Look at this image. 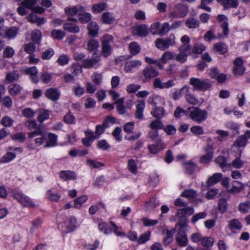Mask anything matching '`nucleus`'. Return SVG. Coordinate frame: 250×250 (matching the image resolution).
<instances>
[{
    "label": "nucleus",
    "instance_id": "f257e3e1",
    "mask_svg": "<svg viewBox=\"0 0 250 250\" xmlns=\"http://www.w3.org/2000/svg\"><path fill=\"white\" fill-rule=\"evenodd\" d=\"M189 83L197 90L205 91L210 89L212 85V82L208 79H199L192 77L189 79Z\"/></svg>",
    "mask_w": 250,
    "mask_h": 250
},
{
    "label": "nucleus",
    "instance_id": "f03ea898",
    "mask_svg": "<svg viewBox=\"0 0 250 250\" xmlns=\"http://www.w3.org/2000/svg\"><path fill=\"white\" fill-rule=\"evenodd\" d=\"M188 110L190 111L189 116L190 119L198 124L205 121L208 118V115L207 111L202 110L199 107H188Z\"/></svg>",
    "mask_w": 250,
    "mask_h": 250
},
{
    "label": "nucleus",
    "instance_id": "7ed1b4c3",
    "mask_svg": "<svg viewBox=\"0 0 250 250\" xmlns=\"http://www.w3.org/2000/svg\"><path fill=\"white\" fill-rule=\"evenodd\" d=\"M113 42V38L109 34H105L101 38V54L104 58H107L111 54Z\"/></svg>",
    "mask_w": 250,
    "mask_h": 250
},
{
    "label": "nucleus",
    "instance_id": "20e7f679",
    "mask_svg": "<svg viewBox=\"0 0 250 250\" xmlns=\"http://www.w3.org/2000/svg\"><path fill=\"white\" fill-rule=\"evenodd\" d=\"M175 43L174 35H170L168 38L157 39L155 41V45L157 48L165 50L170 46L174 45Z\"/></svg>",
    "mask_w": 250,
    "mask_h": 250
},
{
    "label": "nucleus",
    "instance_id": "39448f33",
    "mask_svg": "<svg viewBox=\"0 0 250 250\" xmlns=\"http://www.w3.org/2000/svg\"><path fill=\"white\" fill-rule=\"evenodd\" d=\"M93 56L91 58L86 59L83 61L82 63V67L85 68H90L94 67L95 65L98 64L101 61V57L97 53H94Z\"/></svg>",
    "mask_w": 250,
    "mask_h": 250
},
{
    "label": "nucleus",
    "instance_id": "423d86ee",
    "mask_svg": "<svg viewBox=\"0 0 250 250\" xmlns=\"http://www.w3.org/2000/svg\"><path fill=\"white\" fill-rule=\"evenodd\" d=\"M142 73L145 79L146 80V81L143 80L145 82L157 77L159 75V72L151 65L146 66L143 69Z\"/></svg>",
    "mask_w": 250,
    "mask_h": 250
},
{
    "label": "nucleus",
    "instance_id": "0eeeda50",
    "mask_svg": "<svg viewBox=\"0 0 250 250\" xmlns=\"http://www.w3.org/2000/svg\"><path fill=\"white\" fill-rule=\"evenodd\" d=\"M41 135V137L37 138L35 139V143L37 145H41L42 144L46 139V135L42 132L40 128H38V130L29 133L28 137L32 138L36 136Z\"/></svg>",
    "mask_w": 250,
    "mask_h": 250
},
{
    "label": "nucleus",
    "instance_id": "6e6552de",
    "mask_svg": "<svg viewBox=\"0 0 250 250\" xmlns=\"http://www.w3.org/2000/svg\"><path fill=\"white\" fill-rule=\"evenodd\" d=\"M186 230H179L176 237L177 244L181 247H185L188 245V240L186 232Z\"/></svg>",
    "mask_w": 250,
    "mask_h": 250
},
{
    "label": "nucleus",
    "instance_id": "1a4fd4ad",
    "mask_svg": "<svg viewBox=\"0 0 250 250\" xmlns=\"http://www.w3.org/2000/svg\"><path fill=\"white\" fill-rule=\"evenodd\" d=\"M217 20L220 23L224 35L227 36L229 32L228 19L227 17L224 15H219L217 17Z\"/></svg>",
    "mask_w": 250,
    "mask_h": 250
},
{
    "label": "nucleus",
    "instance_id": "9d476101",
    "mask_svg": "<svg viewBox=\"0 0 250 250\" xmlns=\"http://www.w3.org/2000/svg\"><path fill=\"white\" fill-rule=\"evenodd\" d=\"M17 200L23 206L33 207L35 204L26 196L21 193H17Z\"/></svg>",
    "mask_w": 250,
    "mask_h": 250
},
{
    "label": "nucleus",
    "instance_id": "9b49d317",
    "mask_svg": "<svg viewBox=\"0 0 250 250\" xmlns=\"http://www.w3.org/2000/svg\"><path fill=\"white\" fill-rule=\"evenodd\" d=\"M26 74L30 75V78L33 83H38L39 82V79L37 76L38 70L35 66L28 68L25 70Z\"/></svg>",
    "mask_w": 250,
    "mask_h": 250
},
{
    "label": "nucleus",
    "instance_id": "f8f14e48",
    "mask_svg": "<svg viewBox=\"0 0 250 250\" xmlns=\"http://www.w3.org/2000/svg\"><path fill=\"white\" fill-rule=\"evenodd\" d=\"M242 224L237 219L233 218L229 222L228 229L232 232L235 230H240L242 228Z\"/></svg>",
    "mask_w": 250,
    "mask_h": 250
},
{
    "label": "nucleus",
    "instance_id": "ddd939ff",
    "mask_svg": "<svg viewBox=\"0 0 250 250\" xmlns=\"http://www.w3.org/2000/svg\"><path fill=\"white\" fill-rule=\"evenodd\" d=\"M145 107V103L143 100L138 101L136 105V109L135 113V118L141 120L143 118V111Z\"/></svg>",
    "mask_w": 250,
    "mask_h": 250
},
{
    "label": "nucleus",
    "instance_id": "4468645a",
    "mask_svg": "<svg viewBox=\"0 0 250 250\" xmlns=\"http://www.w3.org/2000/svg\"><path fill=\"white\" fill-rule=\"evenodd\" d=\"M133 34L139 37H145L148 34L147 28L145 25H140L134 27L132 30Z\"/></svg>",
    "mask_w": 250,
    "mask_h": 250
},
{
    "label": "nucleus",
    "instance_id": "2eb2a0df",
    "mask_svg": "<svg viewBox=\"0 0 250 250\" xmlns=\"http://www.w3.org/2000/svg\"><path fill=\"white\" fill-rule=\"evenodd\" d=\"M164 232L166 233V236L164 239L163 243L165 246H167L172 242L173 240V237L175 232V230L174 229H165L164 230Z\"/></svg>",
    "mask_w": 250,
    "mask_h": 250
},
{
    "label": "nucleus",
    "instance_id": "dca6fc26",
    "mask_svg": "<svg viewBox=\"0 0 250 250\" xmlns=\"http://www.w3.org/2000/svg\"><path fill=\"white\" fill-rule=\"evenodd\" d=\"M142 65V62L139 60H131L127 62L125 65V72L130 71L134 68H137Z\"/></svg>",
    "mask_w": 250,
    "mask_h": 250
},
{
    "label": "nucleus",
    "instance_id": "f3484780",
    "mask_svg": "<svg viewBox=\"0 0 250 250\" xmlns=\"http://www.w3.org/2000/svg\"><path fill=\"white\" fill-rule=\"evenodd\" d=\"M60 177L63 181H68L69 180H75L76 176L75 173L71 171H61L59 173Z\"/></svg>",
    "mask_w": 250,
    "mask_h": 250
},
{
    "label": "nucleus",
    "instance_id": "a211bd4d",
    "mask_svg": "<svg viewBox=\"0 0 250 250\" xmlns=\"http://www.w3.org/2000/svg\"><path fill=\"white\" fill-rule=\"evenodd\" d=\"M45 95L48 99L55 101L59 98L60 94L56 88H50L46 90Z\"/></svg>",
    "mask_w": 250,
    "mask_h": 250
},
{
    "label": "nucleus",
    "instance_id": "6ab92c4d",
    "mask_svg": "<svg viewBox=\"0 0 250 250\" xmlns=\"http://www.w3.org/2000/svg\"><path fill=\"white\" fill-rule=\"evenodd\" d=\"M84 11V8L80 5L73 6L71 8L66 7L65 8V12L68 15L73 16L77 14H79L81 12Z\"/></svg>",
    "mask_w": 250,
    "mask_h": 250
},
{
    "label": "nucleus",
    "instance_id": "aec40b11",
    "mask_svg": "<svg viewBox=\"0 0 250 250\" xmlns=\"http://www.w3.org/2000/svg\"><path fill=\"white\" fill-rule=\"evenodd\" d=\"M174 10L177 11L179 16H180L181 18L185 17L188 11V6L182 4H178L175 5Z\"/></svg>",
    "mask_w": 250,
    "mask_h": 250
},
{
    "label": "nucleus",
    "instance_id": "412c9836",
    "mask_svg": "<svg viewBox=\"0 0 250 250\" xmlns=\"http://www.w3.org/2000/svg\"><path fill=\"white\" fill-rule=\"evenodd\" d=\"M185 24L189 29H195L200 26V23L198 19L194 18H189L186 20Z\"/></svg>",
    "mask_w": 250,
    "mask_h": 250
},
{
    "label": "nucleus",
    "instance_id": "4be33fe9",
    "mask_svg": "<svg viewBox=\"0 0 250 250\" xmlns=\"http://www.w3.org/2000/svg\"><path fill=\"white\" fill-rule=\"evenodd\" d=\"M124 99L122 98L117 100L114 103L116 104V109L120 114H125L127 113L125 106L124 105Z\"/></svg>",
    "mask_w": 250,
    "mask_h": 250
},
{
    "label": "nucleus",
    "instance_id": "5701e85b",
    "mask_svg": "<svg viewBox=\"0 0 250 250\" xmlns=\"http://www.w3.org/2000/svg\"><path fill=\"white\" fill-rule=\"evenodd\" d=\"M178 222L176 225V227H179V230H186L185 228L188 226V219L185 215H179Z\"/></svg>",
    "mask_w": 250,
    "mask_h": 250
},
{
    "label": "nucleus",
    "instance_id": "b1692460",
    "mask_svg": "<svg viewBox=\"0 0 250 250\" xmlns=\"http://www.w3.org/2000/svg\"><path fill=\"white\" fill-rule=\"evenodd\" d=\"M222 177V174L221 173H216L212 176L209 177L207 181V184L208 187H210L214 184L217 183L220 181Z\"/></svg>",
    "mask_w": 250,
    "mask_h": 250
},
{
    "label": "nucleus",
    "instance_id": "393cba45",
    "mask_svg": "<svg viewBox=\"0 0 250 250\" xmlns=\"http://www.w3.org/2000/svg\"><path fill=\"white\" fill-rule=\"evenodd\" d=\"M219 3L222 4L225 9L229 7L236 8L238 6V0H217Z\"/></svg>",
    "mask_w": 250,
    "mask_h": 250
},
{
    "label": "nucleus",
    "instance_id": "a878e982",
    "mask_svg": "<svg viewBox=\"0 0 250 250\" xmlns=\"http://www.w3.org/2000/svg\"><path fill=\"white\" fill-rule=\"evenodd\" d=\"M151 114L155 118L160 119L165 116V110L162 107H156L151 111Z\"/></svg>",
    "mask_w": 250,
    "mask_h": 250
},
{
    "label": "nucleus",
    "instance_id": "bb28decb",
    "mask_svg": "<svg viewBox=\"0 0 250 250\" xmlns=\"http://www.w3.org/2000/svg\"><path fill=\"white\" fill-rule=\"evenodd\" d=\"M87 29L89 31V34L90 36L95 37L97 35L99 28L95 22L92 21L90 22L87 26Z\"/></svg>",
    "mask_w": 250,
    "mask_h": 250
},
{
    "label": "nucleus",
    "instance_id": "cd10ccee",
    "mask_svg": "<svg viewBox=\"0 0 250 250\" xmlns=\"http://www.w3.org/2000/svg\"><path fill=\"white\" fill-rule=\"evenodd\" d=\"M63 29L71 33H78L79 31V27L74 23H65L63 25Z\"/></svg>",
    "mask_w": 250,
    "mask_h": 250
},
{
    "label": "nucleus",
    "instance_id": "c85d7f7f",
    "mask_svg": "<svg viewBox=\"0 0 250 250\" xmlns=\"http://www.w3.org/2000/svg\"><path fill=\"white\" fill-rule=\"evenodd\" d=\"M175 54L170 51H166L164 52L160 61L163 63H166L169 60H171L174 59Z\"/></svg>",
    "mask_w": 250,
    "mask_h": 250
},
{
    "label": "nucleus",
    "instance_id": "c756f323",
    "mask_svg": "<svg viewBox=\"0 0 250 250\" xmlns=\"http://www.w3.org/2000/svg\"><path fill=\"white\" fill-rule=\"evenodd\" d=\"M42 34L41 32L38 29L33 30L31 34V39L34 43L40 44Z\"/></svg>",
    "mask_w": 250,
    "mask_h": 250
},
{
    "label": "nucleus",
    "instance_id": "7c9ffc66",
    "mask_svg": "<svg viewBox=\"0 0 250 250\" xmlns=\"http://www.w3.org/2000/svg\"><path fill=\"white\" fill-rule=\"evenodd\" d=\"M182 197L188 198L189 200L194 199L197 196L195 190L191 189L185 190L181 194Z\"/></svg>",
    "mask_w": 250,
    "mask_h": 250
},
{
    "label": "nucleus",
    "instance_id": "2f4dec72",
    "mask_svg": "<svg viewBox=\"0 0 250 250\" xmlns=\"http://www.w3.org/2000/svg\"><path fill=\"white\" fill-rule=\"evenodd\" d=\"M102 19L104 23L109 24L112 23L115 20L112 14L109 12L104 13L102 16Z\"/></svg>",
    "mask_w": 250,
    "mask_h": 250
},
{
    "label": "nucleus",
    "instance_id": "473e14b6",
    "mask_svg": "<svg viewBox=\"0 0 250 250\" xmlns=\"http://www.w3.org/2000/svg\"><path fill=\"white\" fill-rule=\"evenodd\" d=\"M247 141L243 135L239 136L234 143L233 146H234L244 147L247 144Z\"/></svg>",
    "mask_w": 250,
    "mask_h": 250
},
{
    "label": "nucleus",
    "instance_id": "72a5a7b5",
    "mask_svg": "<svg viewBox=\"0 0 250 250\" xmlns=\"http://www.w3.org/2000/svg\"><path fill=\"white\" fill-rule=\"evenodd\" d=\"M228 208V204L227 200L225 198H222L219 200L218 209L221 213L225 212Z\"/></svg>",
    "mask_w": 250,
    "mask_h": 250
},
{
    "label": "nucleus",
    "instance_id": "f704fd0d",
    "mask_svg": "<svg viewBox=\"0 0 250 250\" xmlns=\"http://www.w3.org/2000/svg\"><path fill=\"white\" fill-rule=\"evenodd\" d=\"M130 52L133 55L138 54L140 51V47L136 42H132L129 45Z\"/></svg>",
    "mask_w": 250,
    "mask_h": 250
},
{
    "label": "nucleus",
    "instance_id": "c9c22d12",
    "mask_svg": "<svg viewBox=\"0 0 250 250\" xmlns=\"http://www.w3.org/2000/svg\"><path fill=\"white\" fill-rule=\"evenodd\" d=\"M213 49L220 54H224L227 51V48L225 44L223 43H217L214 44Z\"/></svg>",
    "mask_w": 250,
    "mask_h": 250
},
{
    "label": "nucleus",
    "instance_id": "e433bc0d",
    "mask_svg": "<svg viewBox=\"0 0 250 250\" xmlns=\"http://www.w3.org/2000/svg\"><path fill=\"white\" fill-rule=\"evenodd\" d=\"M242 183L237 181H234L232 183V188L229 190L230 192L233 193H236L239 192L243 188Z\"/></svg>",
    "mask_w": 250,
    "mask_h": 250
},
{
    "label": "nucleus",
    "instance_id": "4c0bfd02",
    "mask_svg": "<svg viewBox=\"0 0 250 250\" xmlns=\"http://www.w3.org/2000/svg\"><path fill=\"white\" fill-rule=\"evenodd\" d=\"M99 46V42L98 41L91 39L87 43V50L90 51H92L97 49Z\"/></svg>",
    "mask_w": 250,
    "mask_h": 250
},
{
    "label": "nucleus",
    "instance_id": "58836bf2",
    "mask_svg": "<svg viewBox=\"0 0 250 250\" xmlns=\"http://www.w3.org/2000/svg\"><path fill=\"white\" fill-rule=\"evenodd\" d=\"M106 5V4L104 2L94 4L92 7V11L95 13H100L105 9Z\"/></svg>",
    "mask_w": 250,
    "mask_h": 250
},
{
    "label": "nucleus",
    "instance_id": "ea45409f",
    "mask_svg": "<svg viewBox=\"0 0 250 250\" xmlns=\"http://www.w3.org/2000/svg\"><path fill=\"white\" fill-rule=\"evenodd\" d=\"M87 200V197L86 195H82L77 198L74 201V206L76 208H80L83 203Z\"/></svg>",
    "mask_w": 250,
    "mask_h": 250
},
{
    "label": "nucleus",
    "instance_id": "a19ab883",
    "mask_svg": "<svg viewBox=\"0 0 250 250\" xmlns=\"http://www.w3.org/2000/svg\"><path fill=\"white\" fill-rule=\"evenodd\" d=\"M40 115L38 118V120L40 123H42L44 120L49 118V112L48 110L40 109Z\"/></svg>",
    "mask_w": 250,
    "mask_h": 250
},
{
    "label": "nucleus",
    "instance_id": "79ce46f5",
    "mask_svg": "<svg viewBox=\"0 0 250 250\" xmlns=\"http://www.w3.org/2000/svg\"><path fill=\"white\" fill-rule=\"evenodd\" d=\"M48 141L46 144L45 147H49L56 145L57 136L52 133H49L48 135Z\"/></svg>",
    "mask_w": 250,
    "mask_h": 250
},
{
    "label": "nucleus",
    "instance_id": "37998d69",
    "mask_svg": "<svg viewBox=\"0 0 250 250\" xmlns=\"http://www.w3.org/2000/svg\"><path fill=\"white\" fill-rule=\"evenodd\" d=\"M250 209V202H245L239 204L238 207L239 210L243 213H247Z\"/></svg>",
    "mask_w": 250,
    "mask_h": 250
},
{
    "label": "nucleus",
    "instance_id": "c03bdc74",
    "mask_svg": "<svg viewBox=\"0 0 250 250\" xmlns=\"http://www.w3.org/2000/svg\"><path fill=\"white\" fill-rule=\"evenodd\" d=\"M81 12L79 14V19L82 23H86L88 22L91 20V15L87 13Z\"/></svg>",
    "mask_w": 250,
    "mask_h": 250
},
{
    "label": "nucleus",
    "instance_id": "a18cd8bd",
    "mask_svg": "<svg viewBox=\"0 0 250 250\" xmlns=\"http://www.w3.org/2000/svg\"><path fill=\"white\" fill-rule=\"evenodd\" d=\"M206 48V46L203 44L197 43L194 45L192 52L194 54H201Z\"/></svg>",
    "mask_w": 250,
    "mask_h": 250
},
{
    "label": "nucleus",
    "instance_id": "49530a36",
    "mask_svg": "<svg viewBox=\"0 0 250 250\" xmlns=\"http://www.w3.org/2000/svg\"><path fill=\"white\" fill-rule=\"evenodd\" d=\"M244 164V162L240 160L239 158L235 159L231 163L228 165V167L230 168L232 167L236 168H240Z\"/></svg>",
    "mask_w": 250,
    "mask_h": 250
},
{
    "label": "nucleus",
    "instance_id": "de8ad7c7",
    "mask_svg": "<svg viewBox=\"0 0 250 250\" xmlns=\"http://www.w3.org/2000/svg\"><path fill=\"white\" fill-rule=\"evenodd\" d=\"M215 162L216 164H218L222 168L226 167L228 165L226 158L222 156L217 157L215 159Z\"/></svg>",
    "mask_w": 250,
    "mask_h": 250
},
{
    "label": "nucleus",
    "instance_id": "09e8293b",
    "mask_svg": "<svg viewBox=\"0 0 250 250\" xmlns=\"http://www.w3.org/2000/svg\"><path fill=\"white\" fill-rule=\"evenodd\" d=\"M134 122L126 123L123 127L124 131L127 134L132 133L134 129Z\"/></svg>",
    "mask_w": 250,
    "mask_h": 250
},
{
    "label": "nucleus",
    "instance_id": "8fccbe9b",
    "mask_svg": "<svg viewBox=\"0 0 250 250\" xmlns=\"http://www.w3.org/2000/svg\"><path fill=\"white\" fill-rule=\"evenodd\" d=\"M24 50L29 54H33L36 49L35 45L33 42L25 44L23 46Z\"/></svg>",
    "mask_w": 250,
    "mask_h": 250
},
{
    "label": "nucleus",
    "instance_id": "3c124183",
    "mask_svg": "<svg viewBox=\"0 0 250 250\" xmlns=\"http://www.w3.org/2000/svg\"><path fill=\"white\" fill-rule=\"evenodd\" d=\"M52 75L49 73L44 72L40 76V80L44 83H50L52 80Z\"/></svg>",
    "mask_w": 250,
    "mask_h": 250
},
{
    "label": "nucleus",
    "instance_id": "603ef678",
    "mask_svg": "<svg viewBox=\"0 0 250 250\" xmlns=\"http://www.w3.org/2000/svg\"><path fill=\"white\" fill-rule=\"evenodd\" d=\"M159 204L158 201L155 198H152L146 203V208L148 210L154 209Z\"/></svg>",
    "mask_w": 250,
    "mask_h": 250
},
{
    "label": "nucleus",
    "instance_id": "864d4df0",
    "mask_svg": "<svg viewBox=\"0 0 250 250\" xmlns=\"http://www.w3.org/2000/svg\"><path fill=\"white\" fill-rule=\"evenodd\" d=\"M171 29L170 26L168 22H165L161 26L159 31V34L163 36L166 35L167 32Z\"/></svg>",
    "mask_w": 250,
    "mask_h": 250
},
{
    "label": "nucleus",
    "instance_id": "5fc2aeb1",
    "mask_svg": "<svg viewBox=\"0 0 250 250\" xmlns=\"http://www.w3.org/2000/svg\"><path fill=\"white\" fill-rule=\"evenodd\" d=\"M149 127L153 129H163L164 125L161 121L155 120L150 123Z\"/></svg>",
    "mask_w": 250,
    "mask_h": 250
},
{
    "label": "nucleus",
    "instance_id": "6e6d98bb",
    "mask_svg": "<svg viewBox=\"0 0 250 250\" xmlns=\"http://www.w3.org/2000/svg\"><path fill=\"white\" fill-rule=\"evenodd\" d=\"M52 37L57 40H61L65 36V33L61 30H53L51 32Z\"/></svg>",
    "mask_w": 250,
    "mask_h": 250
},
{
    "label": "nucleus",
    "instance_id": "4d7b16f0",
    "mask_svg": "<svg viewBox=\"0 0 250 250\" xmlns=\"http://www.w3.org/2000/svg\"><path fill=\"white\" fill-rule=\"evenodd\" d=\"M213 239L211 237H204L201 240V244L205 247H211L213 245Z\"/></svg>",
    "mask_w": 250,
    "mask_h": 250
},
{
    "label": "nucleus",
    "instance_id": "13d9d810",
    "mask_svg": "<svg viewBox=\"0 0 250 250\" xmlns=\"http://www.w3.org/2000/svg\"><path fill=\"white\" fill-rule=\"evenodd\" d=\"M194 212L193 208L192 207H188L186 208H184L182 209H180L177 210V215L179 216L180 214L185 215V214L188 215H191Z\"/></svg>",
    "mask_w": 250,
    "mask_h": 250
},
{
    "label": "nucleus",
    "instance_id": "bf43d9fd",
    "mask_svg": "<svg viewBox=\"0 0 250 250\" xmlns=\"http://www.w3.org/2000/svg\"><path fill=\"white\" fill-rule=\"evenodd\" d=\"M15 158V154L8 151L1 159V163H8Z\"/></svg>",
    "mask_w": 250,
    "mask_h": 250
},
{
    "label": "nucleus",
    "instance_id": "052dcab7",
    "mask_svg": "<svg viewBox=\"0 0 250 250\" xmlns=\"http://www.w3.org/2000/svg\"><path fill=\"white\" fill-rule=\"evenodd\" d=\"M213 0H201V4L198 6L199 8L202 9L208 12L211 11V8L207 5L210 3Z\"/></svg>",
    "mask_w": 250,
    "mask_h": 250
},
{
    "label": "nucleus",
    "instance_id": "680f3d73",
    "mask_svg": "<svg viewBox=\"0 0 250 250\" xmlns=\"http://www.w3.org/2000/svg\"><path fill=\"white\" fill-rule=\"evenodd\" d=\"M185 168L187 173L191 174L194 171L196 168V165L192 162H188L184 164Z\"/></svg>",
    "mask_w": 250,
    "mask_h": 250
},
{
    "label": "nucleus",
    "instance_id": "e2e57ef3",
    "mask_svg": "<svg viewBox=\"0 0 250 250\" xmlns=\"http://www.w3.org/2000/svg\"><path fill=\"white\" fill-rule=\"evenodd\" d=\"M63 120L68 124H74L76 121L75 117L70 112H69L64 116Z\"/></svg>",
    "mask_w": 250,
    "mask_h": 250
},
{
    "label": "nucleus",
    "instance_id": "0e129e2a",
    "mask_svg": "<svg viewBox=\"0 0 250 250\" xmlns=\"http://www.w3.org/2000/svg\"><path fill=\"white\" fill-rule=\"evenodd\" d=\"M184 114L188 115V111L180 106H177L174 112V115L176 118H180Z\"/></svg>",
    "mask_w": 250,
    "mask_h": 250
},
{
    "label": "nucleus",
    "instance_id": "69168bd1",
    "mask_svg": "<svg viewBox=\"0 0 250 250\" xmlns=\"http://www.w3.org/2000/svg\"><path fill=\"white\" fill-rule=\"evenodd\" d=\"M191 49V46L189 44V43H184L182 45H181L179 48V50L181 53L186 54H190V51Z\"/></svg>",
    "mask_w": 250,
    "mask_h": 250
},
{
    "label": "nucleus",
    "instance_id": "338daca9",
    "mask_svg": "<svg viewBox=\"0 0 250 250\" xmlns=\"http://www.w3.org/2000/svg\"><path fill=\"white\" fill-rule=\"evenodd\" d=\"M164 131L168 135H173L176 133V129L172 125L164 126L163 128Z\"/></svg>",
    "mask_w": 250,
    "mask_h": 250
},
{
    "label": "nucleus",
    "instance_id": "774afa93",
    "mask_svg": "<svg viewBox=\"0 0 250 250\" xmlns=\"http://www.w3.org/2000/svg\"><path fill=\"white\" fill-rule=\"evenodd\" d=\"M141 88V85L138 84H130L126 86V91L128 93H134Z\"/></svg>",
    "mask_w": 250,
    "mask_h": 250
}]
</instances>
